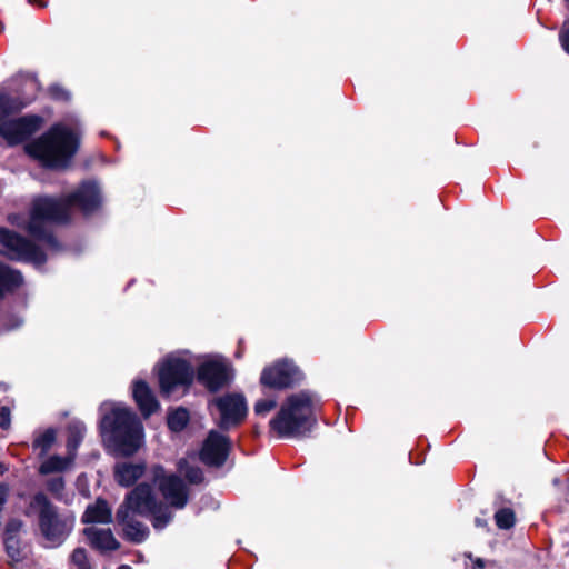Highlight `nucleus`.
Wrapping results in <instances>:
<instances>
[{
    "label": "nucleus",
    "instance_id": "obj_1",
    "mask_svg": "<svg viewBox=\"0 0 569 569\" xmlns=\"http://www.w3.org/2000/svg\"><path fill=\"white\" fill-rule=\"evenodd\" d=\"M101 203L100 189L96 182H83L79 189L61 198L39 197L32 202L28 231L38 239H43L48 246L54 248L57 242L51 234L46 233L43 223L47 221L64 222L69 219L71 209L78 206L88 214L99 208Z\"/></svg>",
    "mask_w": 569,
    "mask_h": 569
},
{
    "label": "nucleus",
    "instance_id": "obj_2",
    "mask_svg": "<svg viewBox=\"0 0 569 569\" xmlns=\"http://www.w3.org/2000/svg\"><path fill=\"white\" fill-rule=\"evenodd\" d=\"M153 516L154 529H163L172 519V513L158 505L148 483L138 485L120 505L116 519L122 527L124 538L134 543L143 542L149 536V528L136 519L137 516Z\"/></svg>",
    "mask_w": 569,
    "mask_h": 569
},
{
    "label": "nucleus",
    "instance_id": "obj_3",
    "mask_svg": "<svg viewBox=\"0 0 569 569\" xmlns=\"http://www.w3.org/2000/svg\"><path fill=\"white\" fill-rule=\"evenodd\" d=\"M101 415V436L114 455L132 456L142 447L143 426L133 411L121 403L104 402Z\"/></svg>",
    "mask_w": 569,
    "mask_h": 569
},
{
    "label": "nucleus",
    "instance_id": "obj_4",
    "mask_svg": "<svg viewBox=\"0 0 569 569\" xmlns=\"http://www.w3.org/2000/svg\"><path fill=\"white\" fill-rule=\"evenodd\" d=\"M317 405L316 396L306 390L288 396L270 420L271 430L281 438L306 437L316 426Z\"/></svg>",
    "mask_w": 569,
    "mask_h": 569
},
{
    "label": "nucleus",
    "instance_id": "obj_5",
    "mask_svg": "<svg viewBox=\"0 0 569 569\" xmlns=\"http://www.w3.org/2000/svg\"><path fill=\"white\" fill-rule=\"evenodd\" d=\"M79 148V134L63 123L54 124L39 139L28 143L26 151L44 167H68Z\"/></svg>",
    "mask_w": 569,
    "mask_h": 569
},
{
    "label": "nucleus",
    "instance_id": "obj_6",
    "mask_svg": "<svg viewBox=\"0 0 569 569\" xmlns=\"http://www.w3.org/2000/svg\"><path fill=\"white\" fill-rule=\"evenodd\" d=\"M24 513L38 516L40 532L49 548L61 546L73 529L74 517L70 513H60L43 492L32 496Z\"/></svg>",
    "mask_w": 569,
    "mask_h": 569
},
{
    "label": "nucleus",
    "instance_id": "obj_7",
    "mask_svg": "<svg viewBox=\"0 0 569 569\" xmlns=\"http://www.w3.org/2000/svg\"><path fill=\"white\" fill-rule=\"evenodd\" d=\"M194 377L191 365L182 358L170 356L159 368V382L163 395L172 396L178 389L188 388Z\"/></svg>",
    "mask_w": 569,
    "mask_h": 569
},
{
    "label": "nucleus",
    "instance_id": "obj_8",
    "mask_svg": "<svg viewBox=\"0 0 569 569\" xmlns=\"http://www.w3.org/2000/svg\"><path fill=\"white\" fill-rule=\"evenodd\" d=\"M0 254L11 260L28 261L34 266L46 262V256L41 249L6 228H0Z\"/></svg>",
    "mask_w": 569,
    "mask_h": 569
},
{
    "label": "nucleus",
    "instance_id": "obj_9",
    "mask_svg": "<svg viewBox=\"0 0 569 569\" xmlns=\"http://www.w3.org/2000/svg\"><path fill=\"white\" fill-rule=\"evenodd\" d=\"M197 377L209 390L217 391L232 380L233 370L226 358L212 356L199 366Z\"/></svg>",
    "mask_w": 569,
    "mask_h": 569
},
{
    "label": "nucleus",
    "instance_id": "obj_10",
    "mask_svg": "<svg viewBox=\"0 0 569 569\" xmlns=\"http://www.w3.org/2000/svg\"><path fill=\"white\" fill-rule=\"evenodd\" d=\"M152 480L171 507L182 509L187 505L188 489L179 477L167 476L162 467L156 466L152 468Z\"/></svg>",
    "mask_w": 569,
    "mask_h": 569
},
{
    "label": "nucleus",
    "instance_id": "obj_11",
    "mask_svg": "<svg viewBox=\"0 0 569 569\" xmlns=\"http://www.w3.org/2000/svg\"><path fill=\"white\" fill-rule=\"evenodd\" d=\"M211 407L219 413V426L228 429L242 421L247 415V402L242 395L228 393L216 398Z\"/></svg>",
    "mask_w": 569,
    "mask_h": 569
},
{
    "label": "nucleus",
    "instance_id": "obj_12",
    "mask_svg": "<svg viewBox=\"0 0 569 569\" xmlns=\"http://www.w3.org/2000/svg\"><path fill=\"white\" fill-rule=\"evenodd\" d=\"M302 379L300 370L290 361H278L262 370L261 385L284 389L295 386Z\"/></svg>",
    "mask_w": 569,
    "mask_h": 569
},
{
    "label": "nucleus",
    "instance_id": "obj_13",
    "mask_svg": "<svg viewBox=\"0 0 569 569\" xmlns=\"http://www.w3.org/2000/svg\"><path fill=\"white\" fill-rule=\"evenodd\" d=\"M42 118L34 114L24 116L0 123V136L9 144H17L27 140L42 126Z\"/></svg>",
    "mask_w": 569,
    "mask_h": 569
},
{
    "label": "nucleus",
    "instance_id": "obj_14",
    "mask_svg": "<svg viewBox=\"0 0 569 569\" xmlns=\"http://www.w3.org/2000/svg\"><path fill=\"white\" fill-rule=\"evenodd\" d=\"M229 449V439L217 431H211L202 446L200 459L208 466L219 467L224 463Z\"/></svg>",
    "mask_w": 569,
    "mask_h": 569
},
{
    "label": "nucleus",
    "instance_id": "obj_15",
    "mask_svg": "<svg viewBox=\"0 0 569 569\" xmlns=\"http://www.w3.org/2000/svg\"><path fill=\"white\" fill-rule=\"evenodd\" d=\"M132 395L141 413L146 418L150 417L159 409V402L150 387L144 381H134Z\"/></svg>",
    "mask_w": 569,
    "mask_h": 569
},
{
    "label": "nucleus",
    "instance_id": "obj_16",
    "mask_svg": "<svg viewBox=\"0 0 569 569\" xmlns=\"http://www.w3.org/2000/svg\"><path fill=\"white\" fill-rule=\"evenodd\" d=\"M83 533L90 545L100 551L117 550L120 546L110 529L91 526L84 528Z\"/></svg>",
    "mask_w": 569,
    "mask_h": 569
},
{
    "label": "nucleus",
    "instance_id": "obj_17",
    "mask_svg": "<svg viewBox=\"0 0 569 569\" xmlns=\"http://www.w3.org/2000/svg\"><path fill=\"white\" fill-rule=\"evenodd\" d=\"M146 471L144 463L121 462L114 467V479L122 487L132 486Z\"/></svg>",
    "mask_w": 569,
    "mask_h": 569
},
{
    "label": "nucleus",
    "instance_id": "obj_18",
    "mask_svg": "<svg viewBox=\"0 0 569 569\" xmlns=\"http://www.w3.org/2000/svg\"><path fill=\"white\" fill-rule=\"evenodd\" d=\"M112 520V512L107 501L98 499L93 505L87 507L82 521L84 523H109Z\"/></svg>",
    "mask_w": 569,
    "mask_h": 569
},
{
    "label": "nucleus",
    "instance_id": "obj_19",
    "mask_svg": "<svg viewBox=\"0 0 569 569\" xmlns=\"http://www.w3.org/2000/svg\"><path fill=\"white\" fill-rule=\"evenodd\" d=\"M23 282L22 274L0 261V299L4 291L20 287Z\"/></svg>",
    "mask_w": 569,
    "mask_h": 569
},
{
    "label": "nucleus",
    "instance_id": "obj_20",
    "mask_svg": "<svg viewBox=\"0 0 569 569\" xmlns=\"http://www.w3.org/2000/svg\"><path fill=\"white\" fill-rule=\"evenodd\" d=\"M74 457L72 455H67V457L60 456H50L47 458L39 467V472L41 475H49L52 472H62L72 467Z\"/></svg>",
    "mask_w": 569,
    "mask_h": 569
},
{
    "label": "nucleus",
    "instance_id": "obj_21",
    "mask_svg": "<svg viewBox=\"0 0 569 569\" xmlns=\"http://www.w3.org/2000/svg\"><path fill=\"white\" fill-rule=\"evenodd\" d=\"M28 101H23L18 97H12L6 93L0 94V122L10 113L20 111L29 104Z\"/></svg>",
    "mask_w": 569,
    "mask_h": 569
},
{
    "label": "nucleus",
    "instance_id": "obj_22",
    "mask_svg": "<svg viewBox=\"0 0 569 569\" xmlns=\"http://www.w3.org/2000/svg\"><path fill=\"white\" fill-rule=\"evenodd\" d=\"M86 433V427L81 422L71 423L68 428V440H67V450L69 455H72L74 458L77 456V449L81 443Z\"/></svg>",
    "mask_w": 569,
    "mask_h": 569
},
{
    "label": "nucleus",
    "instance_id": "obj_23",
    "mask_svg": "<svg viewBox=\"0 0 569 569\" xmlns=\"http://www.w3.org/2000/svg\"><path fill=\"white\" fill-rule=\"evenodd\" d=\"M189 421V413L183 408H178L168 416V427L172 431H181Z\"/></svg>",
    "mask_w": 569,
    "mask_h": 569
},
{
    "label": "nucleus",
    "instance_id": "obj_24",
    "mask_svg": "<svg viewBox=\"0 0 569 569\" xmlns=\"http://www.w3.org/2000/svg\"><path fill=\"white\" fill-rule=\"evenodd\" d=\"M178 469L190 483H200L203 479L202 471L199 467H190L186 459H181L178 463Z\"/></svg>",
    "mask_w": 569,
    "mask_h": 569
},
{
    "label": "nucleus",
    "instance_id": "obj_25",
    "mask_svg": "<svg viewBox=\"0 0 569 569\" xmlns=\"http://www.w3.org/2000/svg\"><path fill=\"white\" fill-rule=\"evenodd\" d=\"M56 441V431L53 429H47L39 437L36 438L33 446L40 449V455L44 456Z\"/></svg>",
    "mask_w": 569,
    "mask_h": 569
},
{
    "label": "nucleus",
    "instance_id": "obj_26",
    "mask_svg": "<svg viewBox=\"0 0 569 569\" xmlns=\"http://www.w3.org/2000/svg\"><path fill=\"white\" fill-rule=\"evenodd\" d=\"M496 523L500 529H509L515 525V513L511 509H500L495 515Z\"/></svg>",
    "mask_w": 569,
    "mask_h": 569
},
{
    "label": "nucleus",
    "instance_id": "obj_27",
    "mask_svg": "<svg viewBox=\"0 0 569 569\" xmlns=\"http://www.w3.org/2000/svg\"><path fill=\"white\" fill-rule=\"evenodd\" d=\"M70 561L76 569H93L83 548L74 549L71 553Z\"/></svg>",
    "mask_w": 569,
    "mask_h": 569
},
{
    "label": "nucleus",
    "instance_id": "obj_28",
    "mask_svg": "<svg viewBox=\"0 0 569 569\" xmlns=\"http://www.w3.org/2000/svg\"><path fill=\"white\" fill-rule=\"evenodd\" d=\"M4 547L7 555L14 561H19L21 558V546L18 537L9 536L4 537Z\"/></svg>",
    "mask_w": 569,
    "mask_h": 569
},
{
    "label": "nucleus",
    "instance_id": "obj_29",
    "mask_svg": "<svg viewBox=\"0 0 569 569\" xmlns=\"http://www.w3.org/2000/svg\"><path fill=\"white\" fill-rule=\"evenodd\" d=\"M47 489L58 499L62 498L64 480L62 477H54L47 481Z\"/></svg>",
    "mask_w": 569,
    "mask_h": 569
},
{
    "label": "nucleus",
    "instance_id": "obj_30",
    "mask_svg": "<svg viewBox=\"0 0 569 569\" xmlns=\"http://www.w3.org/2000/svg\"><path fill=\"white\" fill-rule=\"evenodd\" d=\"M277 406L276 399H260L254 405V412L259 416H267Z\"/></svg>",
    "mask_w": 569,
    "mask_h": 569
},
{
    "label": "nucleus",
    "instance_id": "obj_31",
    "mask_svg": "<svg viewBox=\"0 0 569 569\" xmlns=\"http://www.w3.org/2000/svg\"><path fill=\"white\" fill-rule=\"evenodd\" d=\"M22 525H23L22 521L19 519L9 520L6 526L4 537H9V536L18 537V533L20 532Z\"/></svg>",
    "mask_w": 569,
    "mask_h": 569
},
{
    "label": "nucleus",
    "instance_id": "obj_32",
    "mask_svg": "<svg viewBox=\"0 0 569 569\" xmlns=\"http://www.w3.org/2000/svg\"><path fill=\"white\" fill-rule=\"evenodd\" d=\"M11 423V413L10 409L6 406L1 407L0 409V427L2 429H8Z\"/></svg>",
    "mask_w": 569,
    "mask_h": 569
},
{
    "label": "nucleus",
    "instance_id": "obj_33",
    "mask_svg": "<svg viewBox=\"0 0 569 569\" xmlns=\"http://www.w3.org/2000/svg\"><path fill=\"white\" fill-rule=\"evenodd\" d=\"M50 93L52 94V97L54 99H59V100L69 99V93L63 88H61L59 86H52L50 88Z\"/></svg>",
    "mask_w": 569,
    "mask_h": 569
},
{
    "label": "nucleus",
    "instance_id": "obj_34",
    "mask_svg": "<svg viewBox=\"0 0 569 569\" xmlns=\"http://www.w3.org/2000/svg\"><path fill=\"white\" fill-rule=\"evenodd\" d=\"M10 488L6 483H0V512L2 511L8 497H9Z\"/></svg>",
    "mask_w": 569,
    "mask_h": 569
},
{
    "label": "nucleus",
    "instance_id": "obj_35",
    "mask_svg": "<svg viewBox=\"0 0 569 569\" xmlns=\"http://www.w3.org/2000/svg\"><path fill=\"white\" fill-rule=\"evenodd\" d=\"M560 42L563 50L569 54V29L560 33Z\"/></svg>",
    "mask_w": 569,
    "mask_h": 569
},
{
    "label": "nucleus",
    "instance_id": "obj_36",
    "mask_svg": "<svg viewBox=\"0 0 569 569\" xmlns=\"http://www.w3.org/2000/svg\"><path fill=\"white\" fill-rule=\"evenodd\" d=\"M485 567V561L481 558L476 559L475 569H482Z\"/></svg>",
    "mask_w": 569,
    "mask_h": 569
},
{
    "label": "nucleus",
    "instance_id": "obj_37",
    "mask_svg": "<svg viewBox=\"0 0 569 569\" xmlns=\"http://www.w3.org/2000/svg\"><path fill=\"white\" fill-rule=\"evenodd\" d=\"M476 526L477 527H486L487 526V522L480 518H476Z\"/></svg>",
    "mask_w": 569,
    "mask_h": 569
},
{
    "label": "nucleus",
    "instance_id": "obj_38",
    "mask_svg": "<svg viewBox=\"0 0 569 569\" xmlns=\"http://www.w3.org/2000/svg\"><path fill=\"white\" fill-rule=\"evenodd\" d=\"M118 569H132V568L128 565H121Z\"/></svg>",
    "mask_w": 569,
    "mask_h": 569
},
{
    "label": "nucleus",
    "instance_id": "obj_39",
    "mask_svg": "<svg viewBox=\"0 0 569 569\" xmlns=\"http://www.w3.org/2000/svg\"><path fill=\"white\" fill-rule=\"evenodd\" d=\"M6 470V467L0 462V473H3Z\"/></svg>",
    "mask_w": 569,
    "mask_h": 569
},
{
    "label": "nucleus",
    "instance_id": "obj_40",
    "mask_svg": "<svg viewBox=\"0 0 569 569\" xmlns=\"http://www.w3.org/2000/svg\"><path fill=\"white\" fill-rule=\"evenodd\" d=\"M566 1H567V3L569 4V0H566Z\"/></svg>",
    "mask_w": 569,
    "mask_h": 569
}]
</instances>
